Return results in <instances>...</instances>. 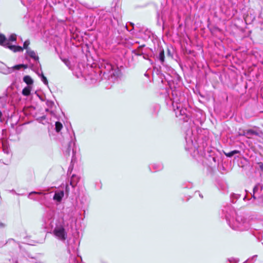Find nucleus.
I'll return each mask as SVG.
<instances>
[{"label":"nucleus","mask_w":263,"mask_h":263,"mask_svg":"<svg viewBox=\"0 0 263 263\" xmlns=\"http://www.w3.org/2000/svg\"><path fill=\"white\" fill-rule=\"evenodd\" d=\"M243 135L248 138H250L251 136L252 135L258 136V133L257 132L253 130L252 129H249L246 130V132H244Z\"/></svg>","instance_id":"obj_10"},{"label":"nucleus","mask_w":263,"mask_h":263,"mask_svg":"<svg viewBox=\"0 0 263 263\" xmlns=\"http://www.w3.org/2000/svg\"><path fill=\"white\" fill-rule=\"evenodd\" d=\"M5 227V224L0 221V228H3Z\"/></svg>","instance_id":"obj_27"},{"label":"nucleus","mask_w":263,"mask_h":263,"mask_svg":"<svg viewBox=\"0 0 263 263\" xmlns=\"http://www.w3.org/2000/svg\"><path fill=\"white\" fill-rule=\"evenodd\" d=\"M54 216V211H50L47 213L46 218L48 220H51L53 219Z\"/></svg>","instance_id":"obj_18"},{"label":"nucleus","mask_w":263,"mask_h":263,"mask_svg":"<svg viewBox=\"0 0 263 263\" xmlns=\"http://www.w3.org/2000/svg\"><path fill=\"white\" fill-rule=\"evenodd\" d=\"M22 67H23L24 68H26L27 67V66L26 65H24V64H20V65H17L14 66H13L11 68H8L7 72L6 73H11L13 70H18L21 68H22Z\"/></svg>","instance_id":"obj_8"},{"label":"nucleus","mask_w":263,"mask_h":263,"mask_svg":"<svg viewBox=\"0 0 263 263\" xmlns=\"http://www.w3.org/2000/svg\"><path fill=\"white\" fill-rule=\"evenodd\" d=\"M63 127L62 123L59 122L55 123V130L57 132H59Z\"/></svg>","instance_id":"obj_19"},{"label":"nucleus","mask_w":263,"mask_h":263,"mask_svg":"<svg viewBox=\"0 0 263 263\" xmlns=\"http://www.w3.org/2000/svg\"><path fill=\"white\" fill-rule=\"evenodd\" d=\"M107 69L110 71H113V66L111 64H107Z\"/></svg>","instance_id":"obj_26"},{"label":"nucleus","mask_w":263,"mask_h":263,"mask_svg":"<svg viewBox=\"0 0 263 263\" xmlns=\"http://www.w3.org/2000/svg\"><path fill=\"white\" fill-rule=\"evenodd\" d=\"M0 45L5 46L14 52L23 51V48L19 46L12 45L9 43V40L3 34L0 35Z\"/></svg>","instance_id":"obj_5"},{"label":"nucleus","mask_w":263,"mask_h":263,"mask_svg":"<svg viewBox=\"0 0 263 263\" xmlns=\"http://www.w3.org/2000/svg\"><path fill=\"white\" fill-rule=\"evenodd\" d=\"M64 193L63 191H57L55 192L53 199L58 202H60L63 198Z\"/></svg>","instance_id":"obj_6"},{"label":"nucleus","mask_w":263,"mask_h":263,"mask_svg":"<svg viewBox=\"0 0 263 263\" xmlns=\"http://www.w3.org/2000/svg\"><path fill=\"white\" fill-rule=\"evenodd\" d=\"M30 44V42L29 41L27 40L24 43V45H23V48H22L23 49L24 48V49H29L28 48V46H29Z\"/></svg>","instance_id":"obj_23"},{"label":"nucleus","mask_w":263,"mask_h":263,"mask_svg":"<svg viewBox=\"0 0 263 263\" xmlns=\"http://www.w3.org/2000/svg\"><path fill=\"white\" fill-rule=\"evenodd\" d=\"M79 181V178L76 175H73L71 177L70 184L74 187Z\"/></svg>","instance_id":"obj_11"},{"label":"nucleus","mask_w":263,"mask_h":263,"mask_svg":"<svg viewBox=\"0 0 263 263\" xmlns=\"http://www.w3.org/2000/svg\"><path fill=\"white\" fill-rule=\"evenodd\" d=\"M26 53L28 56L32 58L34 61H39V57L34 51L31 49H27Z\"/></svg>","instance_id":"obj_9"},{"label":"nucleus","mask_w":263,"mask_h":263,"mask_svg":"<svg viewBox=\"0 0 263 263\" xmlns=\"http://www.w3.org/2000/svg\"><path fill=\"white\" fill-rule=\"evenodd\" d=\"M180 101V99H178L177 97L174 98L172 100V106L177 117L186 115V109L182 107Z\"/></svg>","instance_id":"obj_4"},{"label":"nucleus","mask_w":263,"mask_h":263,"mask_svg":"<svg viewBox=\"0 0 263 263\" xmlns=\"http://www.w3.org/2000/svg\"><path fill=\"white\" fill-rule=\"evenodd\" d=\"M16 39V35L15 34H11L9 37L7 39L8 40H9V43H10V42H13L15 41Z\"/></svg>","instance_id":"obj_20"},{"label":"nucleus","mask_w":263,"mask_h":263,"mask_svg":"<svg viewBox=\"0 0 263 263\" xmlns=\"http://www.w3.org/2000/svg\"><path fill=\"white\" fill-rule=\"evenodd\" d=\"M63 62L65 64V65L70 68V61L66 59H62Z\"/></svg>","instance_id":"obj_22"},{"label":"nucleus","mask_w":263,"mask_h":263,"mask_svg":"<svg viewBox=\"0 0 263 263\" xmlns=\"http://www.w3.org/2000/svg\"><path fill=\"white\" fill-rule=\"evenodd\" d=\"M161 167H162L161 166H159V168H155V169H156V171H159V170L161 169Z\"/></svg>","instance_id":"obj_29"},{"label":"nucleus","mask_w":263,"mask_h":263,"mask_svg":"<svg viewBox=\"0 0 263 263\" xmlns=\"http://www.w3.org/2000/svg\"><path fill=\"white\" fill-rule=\"evenodd\" d=\"M230 226L234 230L244 231L248 229L249 224L242 215L236 216L235 220L232 222L229 220Z\"/></svg>","instance_id":"obj_1"},{"label":"nucleus","mask_w":263,"mask_h":263,"mask_svg":"<svg viewBox=\"0 0 263 263\" xmlns=\"http://www.w3.org/2000/svg\"><path fill=\"white\" fill-rule=\"evenodd\" d=\"M239 153V151H237V150H234V151H233L232 152H230L229 153H224V155L227 156V157H232L233 155H234L235 154H238Z\"/></svg>","instance_id":"obj_16"},{"label":"nucleus","mask_w":263,"mask_h":263,"mask_svg":"<svg viewBox=\"0 0 263 263\" xmlns=\"http://www.w3.org/2000/svg\"><path fill=\"white\" fill-rule=\"evenodd\" d=\"M74 147H75V142L74 141L71 140L68 145V147L65 151V153L66 155H69L70 152L72 151L73 155H74L75 151H74Z\"/></svg>","instance_id":"obj_7"},{"label":"nucleus","mask_w":263,"mask_h":263,"mask_svg":"<svg viewBox=\"0 0 263 263\" xmlns=\"http://www.w3.org/2000/svg\"><path fill=\"white\" fill-rule=\"evenodd\" d=\"M2 146H3V149L4 152L7 154H9V149L7 146L6 141L3 142Z\"/></svg>","instance_id":"obj_15"},{"label":"nucleus","mask_w":263,"mask_h":263,"mask_svg":"<svg viewBox=\"0 0 263 263\" xmlns=\"http://www.w3.org/2000/svg\"><path fill=\"white\" fill-rule=\"evenodd\" d=\"M54 235L60 240L64 241L67 237V232L64 228V222L62 220L61 223L57 224L53 231Z\"/></svg>","instance_id":"obj_3"},{"label":"nucleus","mask_w":263,"mask_h":263,"mask_svg":"<svg viewBox=\"0 0 263 263\" xmlns=\"http://www.w3.org/2000/svg\"><path fill=\"white\" fill-rule=\"evenodd\" d=\"M252 198H253L254 199H256V197L255 196V194H254V193L252 195Z\"/></svg>","instance_id":"obj_30"},{"label":"nucleus","mask_w":263,"mask_h":263,"mask_svg":"<svg viewBox=\"0 0 263 263\" xmlns=\"http://www.w3.org/2000/svg\"><path fill=\"white\" fill-rule=\"evenodd\" d=\"M111 75L113 74V75H115V73L114 72H112V73H110Z\"/></svg>","instance_id":"obj_34"},{"label":"nucleus","mask_w":263,"mask_h":263,"mask_svg":"<svg viewBox=\"0 0 263 263\" xmlns=\"http://www.w3.org/2000/svg\"><path fill=\"white\" fill-rule=\"evenodd\" d=\"M40 76V77L41 78V80L43 81V82L45 85H47L48 84V81H47L46 78L44 76L43 73L42 72V73Z\"/></svg>","instance_id":"obj_21"},{"label":"nucleus","mask_w":263,"mask_h":263,"mask_svg":"<svg viewBox=\"0 0 263 263\" xmlns=\"http://www.w3.org/2000/svg\"><path fill=\"white\" fill-rule=\"evenodd\" d=\"M33 194H37V195H45V194L43 193V192H31L30 193L29 195H28V197L31 199H34V200H39V199L37 198H33L32 197V195Z\"/></svg>","instance_id":"obj_17"},{"label":"nucleus","mask_w":263,"mask_h":263,"mask_svg":"<svg viewBox=\"0 0 263 263\" xmlns=\"http://www.w3.org/2000/svg\"><path fill=\"white\" fill-rule=\"evenodd\" d=\"M78 248V243L74 239L68 240L67 250L69 254L73 255L70 256V263H81V258L75 256V254H77Z\"/></svg>","instance_id":"obj_2"},{"label":"nucleus","mask_w":263,"mask_h":263,"mask_svg":"<svg viewBox=\"0 0 263 263\" xmlns=\"http://www.w3.org/2000/svg\"><path fill=\"white\" fill-rule=\"evenodd\" d=\"M198 193H199V196L201 197V198H203V196L200 193H199V192H198Z\"/></svg>","instance_id":"obj_31"},{"label":"nucleus","mask_w":263,"mask_h":263,"mask_svg":"<svg viewBox=\"0 0 263 263\" xmlns=\"http://www.w3.org/2000/svg\"><path fill=\"white\" fill-rule=\"evenodd\" d=\"M226 219H227V220H228V219H229V216H228V215H226Z\"/></svg>","instance_id":"obj_32"},{"label":"nucleus","mask_w":263,"mask_h":263,"mask_svg":"<svg viewBox=\"0 0 263 263\" xmlns=\"http://www.w3.org/2000/svg\"><path fill=\"white\" fill-rule=\"evenodd\" d=\"M23 80L28 85L32 84L33 83L32 79L29 76H25L23 78Z\"/></svg>","instance_id":"obj_13"},{"label":"nucleus","mask_w":263,"mask_h":263,"mask_svg":"<svg viewBox=\"0 0 263 263\" xmlns=\"http://www.w3.org/2000/svg\"><path fill=\"white\" fill-rule=\"evenodd\" d=\"M2 116V114L1 111H0V118H1Z\"/></svg>","instance_id":"obj_33"},{"label":"nucleus","mask_w":263,"mask_h":263,"mask_svg":"<svg viewBox=\"0 0 263 263\" xmlns=\"http://www.w3.org/2000/svg\"><path fill=\"white\" fill-rule=\"evenodd\" d=\"M259 188V184H256L253 188V192L254 194L257 191Z\"/></svg>","instance_id":"obj_24"},{"label":"nucleus","mask_w":263,"mask_h":263,"mask_svg":"<svg viewBox=\"0 0 263 263\" xmlns=\"http://www.w3.org/2000/svg\"><path fill=\"white\" fill-rule=\"evenodd\" d=\"M260 167L261 168V170L262 171H263V163H261L260 165Z\"/></svg>","instance_id":"obj_28"},{"label":"nucleus","mask_w":263,"mask_h":263,"mask_svg":"<svg viewBox=\"0 0 263 263\" xmlns=\"http://www.w3.org/2000/svg\"><path fill=\"white\" fill-rule=\"evenodd\" d=\"M143 46H144V45L141 46H140V47H139V49H138L136 51V52H137L136 54H137V55H141V54H142V53L140 51V49H141V48L142 47H143Z\"/></svg>","instance_id":"obj_25"},{"label":"nucleus","mask_w":263,"mask_h":263,"mask_svg":"<svg viewBox=\"0 0 263 263\" xmlns=\"http://www.w3.org/2000/svg\"><path fill=\"white\" fill-rule=\"evenodd\" d=\"M31 88L30 86L25 87L22 91V94L25 96H28L30 93Z\"/></svg>","instance_id":"obj_12"},{"label":"nucleus","mask_w":263,"mask_h":263,"mask_svg":"<svg viewBox=\"0 0 263 263\" xmlns=\"http://www.w3.org/2000/svg\"><path fill=\"white\" fill-rule=\"evenodd\" d=\"M158 58L161 63L163 64L164 62V52L163 49L160 50Z\"/></svg>","instance_id":"obj_14"}]
</instances>
